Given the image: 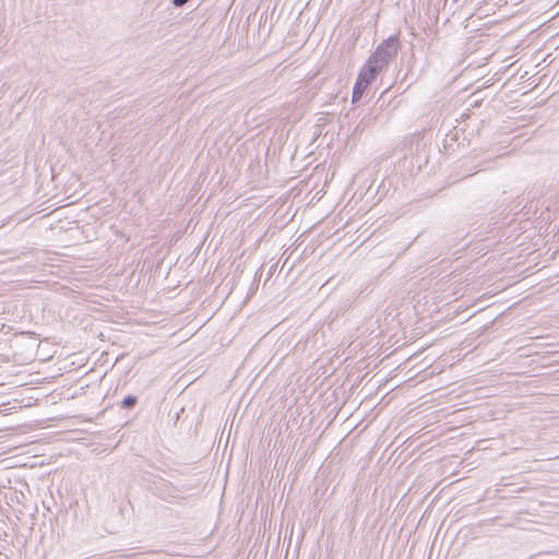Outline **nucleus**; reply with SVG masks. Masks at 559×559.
<instances>
[{"instance_id":"f257e3e1","label":"nucleus","mask_w":559,"mask_h":559,"mask_svg":"<svg viewBox=\"0 0 559 559\" xmlns=\"http://www.w3.org/2000/svg\"><path fill=\"white\" fill-rule=\"evenodd\" d=\"M401 49V43L396 35L390 36L383 40L369 57V61L383 72L388 70L389 64L395 59Z\"/></svg>"},{"instance_id":"f03ea898","label":"nucleus","mask_w":559,"mask_h":559,"mask_svg":"<svg viewBox=\"0 0 559 559\" xmlns=\"http://www.w3.org/2000/svg\"><path fill=\"white\" fill-rule=\"evenodd\" d=\"M382 72V70H378V67H376L373 63L367 60L366 64L360 70L357 79L368 84L369 86L371 82L377 78V75H379Z\"/></svg>"},{"instance_id":"7ed1b4c3","label":"nucleus","mask_w":559,"mask_h":559,"mask_svg":"<svg viewBox=\"0 0 559 559\" xmlns=\"http://www.w3.org/2000/svg\"><path fill=\"white\" fill-rule=\"evenodd\" d=\"M367 87H368V84H366L362 81L357 79L354 90H353L352 102L357 103L361 98V96Z\"/></svg>"},{"instance_id":"20e7f679","label":"nucleus","mask_w":559,"mask_h":559,"mask_svg":"<svg viewBox=\"0 0 559 559\" xmlns=\"http://www.w3.org/2000/svg\"><path fill=\"white\" fill-rule=\"evenodd\" d=\"M138 403V397L135 395H128L121 402V407L124 409L133 408Z\"/></svg>"},{"instance_id":"39448f33","label":"nucleus","mask_w":559,"mask_h":559,"mask_svg":"<svg viewBox=\"0 0 559 559\" xmlns=\"http://www.w3.org/2000/svg\"><path fill=\"white\" fill-rule=\"evenodd\" d=\"M189 0H173V4L177 8L185 5Z\"/></svg>"},{"instance_id":"423d86ee","label":"nucleus","mask_w":559,"mask_h":559,"mask_svg":"<svg viewBox=\"0 0 559 559\" xmlns=\"http://www.w3.org/2000/svg\"><path fill=\"white\" fill-rule=\"evenodd\" d=\"M454 2H457L459 0H453Z\"/></svg>"}]
</instances>
